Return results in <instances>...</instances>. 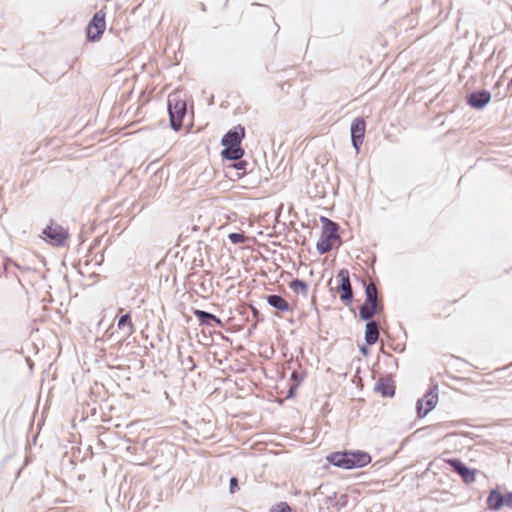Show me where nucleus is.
Wrapping results in <instances>:
<instances>
[{
    "instance_id": "obj_1",
    "label": "nucleus",
    "mask_w": 512,
    "mask_h": 512,
    "mask_svg": "<svg viewBox=\"0 0 512 512\" xmlns=\"http://www.w3.org/2000/svg\"><path fill=\"white\" fill-rule=\"evenodd\" d=\"M327 461L339 468L355 469L368 465L372 458L369 453L361 450H344L330 453Z\"/></svg>"
},
{
    "instance_id": "obj_2",
    "label": "nucleus",
    "mask_w": 512,
    "mask_h": 512,
    "mask_svg": "<svg viewBox=\"0 0 512 512\" xmlns=\"http://www.w3.org/2000/svg\"><path fill=\"white\" fill-rule=\"evenodd\" d=\"M323 226L322 233L317 241L316 248L320 254L328 253L332 248L335 242L341 243L339 236V224L328 219L327 217L320 218Z\"/></svg>"
},
{
    "instance_id": "obj_3",
    "label": "nucleus",
    "mask_w": 512,
    "mask_h": 512,
    "mask_svg": "<svg viewBox=\"0 0 512 512\" xmlns=\"http://www.w3.org/2000/svg\"><path fill=\"white\" fill-rule=\"evenodd\" d=\"M167 110L170 118V126L174 131L182 128L183 120L187 114L186 101L179 92L170 93L167 98Z\"/></svg>"
},
{
    "instance_id": "obj_4",
    "label": "nucleus",
    "mask_w": 512,
    "mask_h": 512,
    "mask_svg": "<svg viewBox=\"0 0 512 512\" xmlns=\"http://www.w3.org/2000/svg\"><path fill=\"white\" fill-rule=\"evenodd\" d=\"M43 239L53 246H63L68 238V231L58 223L51 221L42 231Z\"/></svg>"
},
{
    "instance_id": "obj_5",
    "label": "nucleus",
    "mask_w": 512,
    "mask_h": 512,
    "mask_svg": "<svg viewBox=\"0 0 512 512\" xmlns=\"http://www.w3.org/2000/svg\"><path fill=\"white\" fill-rule=\"evenodd\" d=\"M336 278L338 280L336 290L340 296V299L346 306H349L352 303L354 297L349 271L345 268L341 269L338 272Z\"/></svg>"
},
{
    "instance_id": "obj_6",
    "label": "nucleus",
    "mask_w": 512,
    "mask_h": 512,
    "mask_svg": "<svg viewBox=\"0 0 512 512\" xmlns=\"http://www.w3.org/2000/svg\"><path fill=\"white\" fill-rule=\"evenodd\" d=\"M106 27L105 12L100 10L96 12L89 21L86 28L87 39L91 42L100 40Z\"/></svg>"
},
{
    "instance_id": "obj_7",
    "label": "nucleus",
    "mask_w": 512,
    "mask_h": 512,
    "mask_svg": "<svg viewBox=\"0 0 512 512\" xmlns=\"http://www.w3.org/2000/svg\"><path fill=\"white\" fill-rule=\"evenodd\" d=\"M451 469L457 473L465 484H472L476 481L477 470L469 468L460 459L451 458L446 460Z\"/></svg>"
},
{
    "instance_id": "obj_8",
    "label": "nucleus",
    "mask_w": 512,
    "mask_h": 512,
    "mask_svg": "<svg viewBox=\"0 0 512 512\" xmlns=\"http://www.w3.org/2000/svg\"><path fill=\"white\" fill-rule=\"evenodd\" d=\"M437 385H434L433 388L423 396L422 399H419L416 403V409L418 417H425L437 404L438 401V393H437Z\"/></svg>"
},
{
    "instance_id": "obj_9",
    "label": "nucleus",
    "mask_w": 512,
    "mask_h": 512,
    "mask_svg": "<svg viewBox=\"0 0 512 512\" xmlns=\"http://www.w3.org/2000/svg\"><path fill=\"white\" fill-rule=\"evenodd\" d=\"M366 122L363 117L355 118L350 127L351 143L354 149L359 152L365 136Z\"/></svg>"
},
{
    "instance_id": "obj_10",
    "label": "nucleus",
    "mask_w": 512,
    "mask_h": 512,
    "mask_svg": "<svg viewBox=\"0 0 512 512\" xmlns=\"http://www.w3.org/2000/svg\"><path fill=\"white\" fill-rule=\"evenodd\" d=\"M466 103L476 109L482 110L491 101V93L486 89L475 90L466 95Z\"/></svg>"
},
{
    "instance_id": "obj_11",
    "label": "nucleus",
    "mask_w": 512,
    "mask_h": 512,
    "mask_svg": "<svg viewBox=\"0 0 512 512\" xmlns=\"http://www.w3.org/2000/svg\"><path fill=\"white\" fill-rule=\"evenodd\" d=\"M245 138V128L242 125H237L228 130L221 139L222 146H241Z\"/></svg>"
},
{
    "instance_id": "obj_12",
    "label": "nucleus",
    "mask_w": 512,
    "mask_h": 512,
    "mask_svg": "<svg viewBox=\"0 0 512 512\" xmlns=\"http://www.w3.org/2000/svg\"><path fill=\"white\" fill-rule=\"evenodd\" d=\"M505 500L506 494H502L498 489H491L486 504L490 510L498 511L505 505Z\"/></svg>"
},
{
    "instance_id": "obj_13",
    "label": "nucleus",
    "mask_w": 512,
    "mask_h": 512,
    "mask_svg": "<svg viewBox=\"0 0 512 512\" xmlns=\"http://www.w3.org/2000/svg\"><path fill=\"white\" fill-rule=\"evenodd\" d=\"M365 300L363 304L370 306H384L382 300L378 299V290L373 283L364 282Z\"/></svg>"
},
{
    "instance_id": "obj_14",
    "label": "nucleus",
    "mask_w": 512,
    "mask_h": 512,
    "mask_svg": "<svg viewBox=\"0 0 512 512\" xmlns=\"http://www.w3.org/2000/svg\"><path fill=\"white\" fill-rule=\"evenodd\" d=\"M379 325L376 321H369L365 327V342L367 346L374 345L379 339Z\"/></svg>"
},
{
    "instance_id": "obj_15",
    "label": "nucleus",
    "mask_w": 512,
    "mask_h": 512,
    "mask_svg": "<svg viewBox=\"0 0 512 512\" xmlns=\"http://www.w3.org/2000/svg\"><path fill=\"white\" fill-rule=\"evenodd\" d=\"M375 390L383 397H393L395 394V386L391 379L380 378L375 385Z\"/></svg>"
},
{
    "instance_id": "obj_16",
    "label": "nucleus",
    "mask_w": 512,
    "mask_h": 512,
    "mask_svg": "<svg viewBox=\"0 0 512 512\" xmlns=\"http://www.w3.org/2000/svg\"><path fill=\"white\" fill-rule=\"evenodd\" d=\"M266 300L271 307L281 312H288L291 310L289 303L281 295L270 294L266 297Z\"/></svg>"
},
{
    "instance_id": "obj_17",
    "label": "nucleus",
    "mask_w": 512,
    "mask_h": 512,
    "mask_svg": "<svg viewBox=\"0 0 512 512\" xmlns=\"http://www.w3.org/2000/svg\"><path fill=\"white\" fill-rule=\"evenodd\" d=\"M384 309V306H370L366 304H362L359 308V317L364 321H373L372 318L375 315L381 313Z\"/></svg>"
},
{
    "instance_id": "obj_18",
    "label": "nucleus",
    "mask_w": 512,
    "mask_h": 512,
    "mask_svg": "<svg viewBox=\"0 0 512 512\" xmlns=\"http://www.w3.org/2000/svg\"><path fill=\"white\" fill-rule=\"evenodd\" d=\"M221 156L225 160L236 161L243 157L245 151L242 146H223Z\"/></svg>"
},
{
    "instance_id": "obj_19",
    "label": "nucleus",
    "mask_w": 512,
    "mask_h": 512,
    "mask_svg": "<svg viewBox=\"0 0 512 512\" xmlns=\"http://www.w3.org/2000/svg\"><path fill=\"white\" fill-rule=\"evenodd\" d=\"M194 315L201 325L211 326L212 322L222 326V321L212 313L203 310H195Z\"/></svg>"
},
{
    "instance_id": "obj_20",
    "label": "nucleus",
    "mask_w": 512,
    "mask_h": 512,
    "mask_svg": "<svg viewBox=\"0 0 512 512\" xmlns=\"http://www.w3.org/2000/svg\"><path fill=\"white\" fill-rule=\"evenodd\" d=\"M117 326L120 330H126L127 336L132 335L135 331L130 313L121 315L118 319Z\"/></svg>"
},
{
    "instance_id": "obj_21",
    "label": "nucleus",
    "mask_w": 512,
    "mask_h": 512,
    "mask_svg": "<svg viewBox=\"0 0 512 512\" xmlns=\"http://www.w3.org/2000/svg\"><path fill=\"white\" fill-rule=\"evenodd\" d=\"M289 288L296 294H301L304 297L308 296V285L305 281L295 278L289 283Z\"/></svg>"
},
{
    "instance_id": "obj_22",
    "label": "nucleus",
    "mask_w": 512,
    "mask_h": 512,
    "mask_svg": "<svg viewBox=\"0 0 512 512\" xmlns=\"http://www.w3.org/2000/svg\"><path fill=\"white\" fill-rule=\"evenodd\" d=\"M234 164L231 165L233 169L236 170V177L240 179L242 176H244L248 172L249 163L245 160H236Z\"/></svg>"
},
{
    "instance_id": "obj_23",
    "label": "nucleus",
    "mask_w": 512,
    "mask_h": 512,
    "mask_svg": "<svg viewBox=\"0 0 512 512\" xmlns=\"http://www.w3.org/2000/svg\"><path fill=\"white\" fill-rule=\"evenodd\" d=\"M228 239L233 244H242L245 242L246 237L243 233L233 232L228 235Z\"/></svg>"
},
{
    "instance_id": "obj_24",
    "label": "nucleus",
    "mask_w": 512,
    "mask_h": 512,
    "mask_svg": "<svg viewBox=\"0 0 512 512\" xmlns=\"http://www.w3.org/2000/svg\"><path fill=\"white\" fill-rule=\"evenodd\" d=\"M270 512H291V508L286 502H280L272 506Z\"/></svg>"
},
{
    "instance_id": "obj_25",
    "label": "nucleus",
    "mask_w": 512,
    "mask_h": 512,
    "mask_svg": "<svg viewBox=\"0 0 512 512\" xmlns=\"http://www.w3.org/2000/svg\"><path fill=\"white\" fill-rule=\"evenodd\" d=\"M182 365L187 367L189 371H193L196 368V364L192 356H188L186 360L182 361Z\"/></svg>"
},
{
    "instance_id": "obj_26",
    "label": "nucleus",
    "mask_w": 512,
    "mask_h": 512,
    "mask_svg": "<svg viewBox=\"0 0 512 512\" xmlns=\"http://www.w3.org/2000/svg\"><path fill=\"white\" fill-rule=\"evenodd\" d=\"M238 490H239L238 479L236 477H231L230 478V483H229V491H230V493L234 494Z\"/></svg>"
},
{
    "instance_id": "obj_27",
    "label": "nucleus",
    "mask_w": 512,
    "mask_h": 512,
    "mask_svg": "<svg viewBox=\"0 0 512 512\" xmlns=\"http://www.w3.org/2000/svg\"><path fill=\"white\" fill-rule=\"evenodd\" d=\"M291 379L295 381V386H298L302 380L300 374L297 371L291 373Z\"/></svg>"
},
{
    "instance_id": "obj_28",
    "label": "nucleus",
    "mask_w": 512,
    "mask_h": 512,
    "mask_svg": "<svg viewBox=\"0 0 512 512\" xmlns=\"http://www.w3.org/2000/svg\"><path fill=\"white\" fill-rule=\"evenodd\" d=\"M505 505L509 508H512V492L506 493Z\"/></svg>"
},
{
    "instance_id": "obj_29",
    "label": "nucleus",
    "mask_w": 512,
    "mask_h": 512,
    "mask_svg": "<svg viewBox=\"0 0 512 512\" xmlns=\"http://www.w3.org/2000/svg\"><path fill=\"white\" fill-rule=\"evenodd\" d=\"M360 352L362 353V355L367 356L369 354V349L367 346H362L360 347Z\"/></svg>"
},
{
    "instance_id": "obj_30",
    "label": "nucleus",
    "mask_w": 512,
    "mask_h": 512,
    "mask_svg": "<svg viewBox=\"0 0 512 512\" xmlns=\"http://www.w3.org/2000/svg\"><path fill=\"white\" fill-rule=\"evenodd\" d=\"M296 388H297V386H295V385L289 388V390H288V397L294 396Z\"/></svg>"
},
{
    "instance_id": "obj_31",
    "label": "nucleus",
    "mask_w": 512,
    "mask_h": 512,
    "mask_svg": "<svg viewBox=\"0 0 512 512\" xmlns=\"http://www.w3.org/2000/svg\"><path fill=\"white\" fill-rule=\"evenodd\" d=\"M259 314H260L259 311L256 308H253V315H254V317H256L258 319Z\"/></svg>"
},
{
    "instance_id": "obj_32",
    "label": "nucleus",
    "mask_w": 512,
    "mask_h": 512,
    "mask_svg": "<svg viewBox=\"0 0 512 512\" xmlns=\"http://www.w3.org/2000/svg\"><path fill=\"white\" fill-rule=\"evenodd\" d=\"M508 87H509V88H510V87H512V77H511L510 82L508 83Z\"/></svg>"
}]
</instances>
